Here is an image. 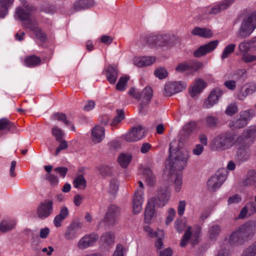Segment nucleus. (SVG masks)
<instances>
[{
    "mask_svg": "<svg viewBox=\"0 0 256 256\" xmlns=\"http://www.w3.org/2000/svg\"><path fill=\"white\" fill-rule=\"evenodd\" d=\"M172 144L173 143H170V145L169 163L166 167L170 175L182 170L188 158V153L186 150L173 148Z\"/></svg>",
    "mask_w": 256,
    "mask_h": 256,
    "instance_id": "1",
    "label": "nucleus"
},
{
    "mask_svg": "<svg viewBox=\"0 0 256 256\" xmlns=\"http://www.w3.org/2000/svg\"><path fill=\"white\" fill-rule=\"evenodd\" d=\"M236 134L227 132L216 136L212 140L214 146L217 150L228 148L235 143Z\"/></svg>",
    "mask_w": 256,
    "mask_h": 256,
    "instance_id": "2",
    "label": "nucleus"
},
{
    "mask_svg": "<svg viewBox=\"0 0 256 256\" xmlns=\"http://www.w3.org/2000/svg\"><path fill=\"white\" fill-rule=\"evenodd\" d=\"M256 28V12L247 15L243 20L238 36L245 38L249 36Z\"/></svg>",
    "mask_w": 256,
    "mask_h": 256,
    "instance_id": "3",
    "label": "nucleus"
},
{
    "mask_svg": "<svg viewBox=\"0 0 256 256\" xmlns=\"http://www.w3.org/2000/svg\"><path fill=\"white\" fill-rule=\"evenodd\" d=\"M252 223H246L233 232L224 240V244H229L232 246L238 244V242L243 238L246 234L252 228Z\"/></svg>",
    "mask_w": 256,
    "mask_h": 256,
    "instance_id": "4",
    "label": "nucleus"
},
{
    "mask_svg": "<svg viewBox=\"0 0 256 256\" xmlns=\"http://www.w3.org/2000/svg\"><path fill=\"white\" fill-rule=\"evenodd\" d=\"M253 116L251 110H244L241 112L237 115L236 118L229 124L230 127L232 130L242 128L245 127L248 121Z\"/></svg>",
    "mask_w": 256,
    "mask_h": 256,
    "instance_id": "5",
    "label": "nucleus"
},
{
    "mask_svg": "<svg viewBox=\"0 0 256 256\" xmlns=\"http://www.w3.org/2000/svg\"><path fill=\"white\" fill-rule=\"evenodd\" d=\"M129 94L138 100H141V107L148 104L152 97L153 90L151 87H146L140 92H136L134 88H132L129 92Z\"/></svg>",
    "mask_w": 256,
    "mask_h": 256,
    "instance_id": "6",
    "label": "nucleus"
},
{
    "mask_svg": "<svg viewBox=\"0 0 256 256\" xmlns=\"http://www.w3.org/2000/svg\"><path fill=\"white\" fill-rule=\"evenodd\" d=\"M53 201L46 199L41 202L36 208V214L42 220L48 218L53 212Z\"/></svg>",
    "mask_w": 256,
    "mask_h": 256,
    "instance_id": "7",
    "label": "nucleus"
},
{
    "mask_svg": "<svg viewBox=\"0 0 256 256\" xmlns=\"http://www.w3.org/2000/svg\"><path fill=\"white\" fill-rule=\"evenodd\" d=\"M35 8L30 5H24L23 7L18 6L15 11V17L20 21H26L32 16Z\"/></svg>",
    "mask_w": 256,
    "mask_h": 256,
    "instance_id": "8",
    "label": "nucleus"
},
{
    "mask_svg": "<svg viewBox=\"0 0 256 256\" xmlns=\"http://www.w3.org/2000/svg\"><path fill=\"white\" fill-rule=\"evenodd\" d=\"M98 239V236L95 233L87 234L79 240L77 246L80 249H85L92 246Z\"/></svg>",
    "mask_w": 256,
    "mask_h": 256,
    "instance_id": "9",
    "label": "nucleus"
},
{
    "mask_svg": "<svg viewBox=\"0 0 256 256\" xmlns=\"http://www.w3.org/2000/svg\"><path fill=\"white\" fill-rule=\"evenodd\" d=\"M81 228L78 222H73L66 228L64 236L67 240H73L78 236V232Z\"/></svg>",
    "mask_w": 256,
    "mask_h": 256,
    "instance_id": "10",
    "label": "nucleus"
},
{
    "mask_svg": "<svg viewBox=\"0 0 256 256\" xmlns=\"http://www.w3.org/2000/svg\"><path fill=\"white\" fill-rule=\"evenodd\" d=\"M218 43V40H213L208 43L200 46L194 52V56L196 58H199L205 55L208 52L212 51L217 46Z\"/></svg>",
    "mask_w": 256,
    "mask_h": 256,
    "instance_id": "11",
    "label": "nucleus"
},
{
    "mask_svg": "<svg viewBox=\"0 0 256 256\" xmlns=\"http://www.w3.org/2000/svg\"><path fill=\"white\" fill-rule=\"evenodd\" d=\"M218 43V40H213L208 43L200 46L194 52V56L196 58H199L205 55L208 52L212 51L217 46Z\"/></svg>",
    "mask_w": 256,
    "mask_h": 256,
    "instance_id": "12",
    "label": "nucleus"
},
{
    "mask_svg": "<svg viewBox=\"0 0 256 256\" xmlns=\"http://www.w3.org/2000/svg\"><path fill=\"white\" fill-rule=\"evenodd\" d=\"M120 210V208L116 205L110 206L105 216V220L110 224H114L118 221Z\"/></svg>",
    "mask_w": 256,
    "mask_h": 256,
    "instance_id": "13",
    "label": "nucleus"
},
{
    "mask_svg": "<svg viewBox=\"0 0 256 256\" xmlns=\"http://www.w3.org/2000/svg\"><path fill=\"white\" fill-rule=\"evenodd\" d=\"M224 174H220L212 176L208 181V186L210 190L215 191L220 188L226 180Z\"/></svg>",
    "mask_w": 256,
    "mask_h": 256,
    "instance_id": "14",
    "label": "nucleus"
},
{
    "mask_svg": "<svg viewBox=\"0 0 256 256\" xmlns=\"http://www.w3.org/2000/svg\"><path fill=\"white\" fill-rule=\"evenodd\" d=\"M186 86L181 82H170L167 83L164 87V90L167 96L182 92Z\"/></svg>",
    "mask_w": 256,
    "mask_h": 256,
    "instance_id": "15",
    "label": "nucleus"
},
{
    "mask_svg": "<svg viewBox=\"0 0 256 256\" xmlns=\"http://www.w3.org/2000/svg\"><path fill=\"white\" fill-rule=\"evenodd\" d=\"M142 130L141 126L133 128L124 136L125 140L128 142H132L140 140L144 136V132Z\"/></svg>",
    "mask_w": 256,
    "mask_h": 256,
    "instance_id": "16",
    "label": "nucleus"
},
{
    "mask_svg": "<svg viewBox=\"0 0 256 256\" xmlns=\"http://www.w3.org/2000/svg\"><path fill=\"white\" fill-rule=\"evenodd\" d=\"M178 40V38L174 36L162 34L156 36L155 46H164L174 42Z\"/></svg>",
    "mask_w": 256,
    "mask_h": 256,
    "instance_id": "17",
    "label": "nucleus"
},
{
    "mask_svg": "<svg viewBox=\"0 0 256 256\" xmlns=\"http://www.w3.org/2000/svg\"><path fill=\"white\" fill-rule=\"evenodd\" d=\"M16 220L15 219L6 218L0 222V232L6 233L15 228Z\"/></svg>",
    "mask_w": 256,
    "mask_h": 256,
    "instance_id": "18",
    "label": "nucleus"
},
{
    "mask_svg": "<svg viewBox=\"0 0 256 256\" xmlns=\"http://www.w3.org/2000/svg\"><path fill=\"white\" fill-rule=\"evenodd\" d=\"M154 200L150 198L148 200L146 207L144 212V218L146 223L149 224L151 222L152 218L154 215Z\"/></svg>",
    "mask_w": 256,
    "mask_h": 256,
    "instance_id": "19",
    "label": "nucleus"
},
{
    "mask_svg": "<svg viewBox=\"0 0 256 256\" xmlns=\"http://www.w3.org/2000/svg\"><path fill=\"white\" fill-rule=\"evenodd\" d=\"M222 94V91L218 88H216L212 91L207 100L204 102V106L206 108H210L218 102L219 98Z\"/></svg>",
    "mask_w": 256,
    "mask_h": 256,
    "instance_id": "20",
    "label": "nucleus"
},
{
    "mask_svg": "<svg viewBox=\"0 0 256 256\" xmlns=\"http://www.w3.org/2000/svg\"><path fill=\"white\" fill-rule=\"evenodd\" d=\"M256 132L254 129H248L244 130L236 138H235V143L242 144V145H248L250 143L246 141L251 138Z\"/></svg>",
    "mask_w": 256,
    "mask_h": 256,
    "instance_id": "21",
    "label": "nucleus"
},
{
    "mask_svg": "<svg viewBox=\"0 0 256 256\" xmlns=\"http://www.w3.org/2000/svg\"><path fill=\"white\" fill-rule=\"evenodd\" d=\"M202 65V64L200 62L194 63L190 62H184L179 64L176 67V70L178 72H182L186 70H190L193 68L195 70H198L201 68Z\"/></svg>",
    "mask_w": 256,
    "mask_h": 256,
    "instance_id": "22",
    "label": "nucleus"
},
{
    "mask_svg": "<svg viewBox=\"0 0 256 256\" xmlns=\"http://www.w3.org/2000/svg\"><path fill=\"white\" fill-rule=\"evenodd\" d=\"M156 60L154 56H142L136 58L134 59V64L138 67L148 66L153 64Z\"/></svg>",
    "mask_w": 256,
    "mask_h": 256,
    "instance_id": "23",
    "label": "nucleus"
},
{
    "mask_svg": "<svg viewBox=\"0 0 256 256\" xmlns=\"http://www.w3.org/2000/svg\"><path fill=\"white\" fill-rule=\"evenodd\" d=\"M92 140L94 143L100 142L104 136V128L96 126L92 130Z\"/></svg>",
    "mask_w": 256,
    "mask_h": 256,
    "instance_id": "24",
    "label": "nucleus"
},
{
    "mask_svg": "<svg viewBox=\"0 0 256 256\" xmlns=\"http://www.w3.org/2000/svg\"><path fill=\"white\" fill-rule=\"evenodd\" d=\"M206 84L202 79H198L196 82V84L192 87L190 92V96L192 97L197 94H200L202 90L206 86Z\"/></svg>",
    "mask_w": 256,
    "mask_h": 256,
    "instance_id": "25",
    "label": "nucleus"
},
{
    "mask_svg": "<svg viewBox=\"0 0 256 256\" xmlns=\"http://www.w3.org/2000/svg\"><path fill=\"white\" fill-rule=\"evenodd\" d=\"M248 145H241L238 151V158L242 161L248 160L250 155V150Z\"/></svg>",
    "mask_w": 256,
    "mask_h": 256,
    "instance_id": "26",
    "label": "nucleus"
},
{
    "mask_svg": "<svg viewBox=\"0 0 256 256\" xmlns=\"http://www.w3.org/2000/svg\"><path fill=\"white\" fill-rule=\"evenodd\" d=\"M142 174L146 178L147 184L150 186H153L156 183V176L152 171L149 168H144L142 170Z\"/></svg>",
    "mask_w": 256,
    "mask_h": 256,
    "instance_id": "27",
    "label": "nucleus"
},
{
    "mask_svg": "<svg viewBox=\"0 0 256 256\" xmlns=\"http://www.w3.org/2000/svg\"><path fill=\"white\" fill-rule=\"evenodd\" d=\"M170 196L168 193H158L156 198H152L154 200V204L159 206H163L168 202Z\"/></svg>",
    "mask_w": 256,
    "mask_h": 256,
    "instance_id": "28",
    "label": "nucleus"
},
{
    "mask_svg": "<svg viewBox=\"0 0 256 256\" xmlns=\"http://www.w3.org/2000/svg\"><path fill=\"white\" fill-rule=\"evenodd\" d=\"M93 4L91 0H78L73 5L74 10L78 11L85 8H89Z\"/></svg>",
    "mask_w": 256,
    "mask_h": 256,
    "instance_id": "29",
    "label": "nucleus"
},
{
    "mask_svg": "<svg viewBox=\"0 0 256 256\" xmlns=\"http://www.w3.org/2000/svg\"><path fill=\"white\" fill-rule=\"evenodd\" d=\"M199 236V232H196L195 234H192L191 233V228L190 226L188 227L184 236L182 237L180 245L181 246H184L187 244L188 240L193 238H194L195 240H197Z\"/></svg>",
    "mask_w": 256,
    "mask_h": 256,
    "instance_id": "30",
    "label": "nucleus"
},
{
    "mask_svg": "<svg viewBox=\"0 0 256 256\" xmlns=\"http://www.w3.org/2000/svg\"><path fill=\"white\" fill-rule=\"evenodd\" d=\"M194 36H199L204 38H210L212 36V32L210 29L206 28H195L192 32Z\"/></svg>",
    "mask_w": 256,
    "mask_h": 256,
    "instance_id": "31",
    "label": "nucleus"
},
{
    "mask_svg": "<svg viewBox=\"0 0 256 256\" xmlns=\"http://www.w3.org/2000/svg\"><path fill=\"white\" fill-rule=\"evenodd\" d=\"M106 76L108 80L111 84H114L118 78V71L116 68L112 66H109L106 70Z\"/></svg>",
    "mask_w": 256,
    "mask_h": 256,
    "instance_id": "32",
    "label": "nucleus"
},
{
    "mask_svg": "<svg viewBox=\"0 0 256 256\" xmlns=\"http://www.w3.org/2000/svg\"><path fill=\"white\" fill-rule=\"evenodd\" d=\"M234 0H225L223 2L212 8L210 14H216L229 6Z\"/></svg>",
    "mask_w": 256,
    "mask_h": 256,
    "instance_id": "33",
    "label": "nucleus"
},
{
    "mask_svg": "<svg viewBox=\"0 0 256 256\" xmlns=\"http://www.w3.org/2000/svg\"><path fill=\"white\" fill-rule=\"evenodd\" d=\"M73 184L74 188L84 190L86 186V182L83 176L80 174L74 178Z\"/></svg>",
    "mask_w": 256,
    "mask_h": 256,
    "instance_id": "34",
    "label": "nucleus"
},
{
    "mask_svg": "<svg viewBox=\"0 0 256 256\" xmlns=\"http://www.w3.org/2000/svg\"><path fill=\"white\" fill-rule=\"evenodd\" d=\"M205 124L208 128H216L219 124L218 118L211 115L208 116L205 118Z\"/></svg>",
    "mask_w": 256,
    "mask_h": 256,
    "instance_id": "35",
    "label": "nucleus"
},
{
    "mask_svg": "<svg viewBox=\"0 0 256 256\" xmlns=\"http://www.w3.org/2000/svg\"><path fill=\"white\" fill-rule=\"evenodd\" d=\"M132 159L131 155L122 153L118 157V162L122 168H126Z\"/></svg>",
    "mask_w": 256,
    "mask_h": 256,
    "instance_id": "36",
    "label": "nucleus"
},
{
    "mask_svg": "<svg viewBox=\"0 0 256 256\" xmlns=\"http://www.w3.org/2000/svg\"><path fill=\"white\" fill-rule=\"evenodd\" d=\"M156 35L147 34L142 38V42L145 44L150 47H154L156 46Z\"/></svg>",
    "mask_w": 256,
    "mask_h": 256,
    "instance_id": "37",
    "label": "nucleus"
},
{
    "mask_svg": "<svg viewBox=\"0 0 256 256\" xmlns=\"http://www.w3.org/2000/svg\"><path fill=\"white\" fill-rule=\"evenodd\" d=\"M155 246L158 249L162 248L164 246L163 240L164 238V232L162 230H157V236H156Z\"/></svg>",
    "mask_w": 256,
    "mask_h": 256,
    "instance_id": "38",
    "label": "nucleus"
},
{
    "mask_svg": "<svg viewBox=\"0 0 256 256\" xmlns=\"http://www.w3.org/2000/svg\"><path fill=\"white\" fill-rule=\"evenodd\" d=\"M16 128L15 125L10 122L6 118H2L0 120V130H6L10 131L12 128Z\"/></svg>",
    "mask_w": 256,
    "mask_h": 256,
    "instance_id": "39",
    "label": "nucleus"
},
{
    "mask_svg": "<svg viewBox=\"0 0 256 256\" xmlns=\"http://www.w3.org/2000/svg\"><path fill=\"white\" fill-rule=\"evenodd\" d=\"M117 115L115 116L112 123L110 124L111 126H116L118 123H120L121 120L124 118V113L123 110H116Z\"/></svg>",
    "mask_w": 256,
    "mask_h": 256,
    "instance_id": "40",
    "label": "nucleus"
},
{
    "mask_svg": "<svg viewBox=\"0 0 256 256\" xmlns=\"http://www.w3.org/2000/svg\"><path fill=\"white\" fill-rule=\"evenodd\" d=\"M256 181V173L252 171L248 172V177L243 181V185L248 186L253 184Z\"/></svg>",
    "mask_w": 256,
    "mask_h": 256,
    "instance_id": "41",
    "label": "nucleus"
},
{
    "mask_svg": "<svg viewBox=\"0 0 256 256\" xmlns=\"http://www.w3.org/2000/svg\"><path fill=\"white\" fill-rule=\"evenodd\" d=\"M197 126V123L194 121H190L186 124L183 130L185 132L188 134H190L192 132L194 131V130L196 129Z\"/></svg>",
    "mask_w": 256,
    "mask_h": 256,
    "instance_id": "42",
    "label": "nucleus"
},
{
    "mask_svg": "<svg viewBox=\"0 0 256 256\" xmlns=\"http://www.w3.org/2000/svg\"><path fill=\"white\" fill-rule=\"evenodd\" d=\"M25 62L28 66H35L40 64V59L38 57L32 56L26 58Z\"/></svg>",
    "mask_w": 256,
    "mask_h": 256,
    "instance_id": "43",
    "label": "nucleus"
},
{
    "mask_svg": "<svg viewBox=\"0 0 256 256\" xmlns=\"http://www.w3.org/2000/svg\"><path fill=\"white\" fill-rule=\"evenodd\" d=\"M240 94L244 98L252 96L254 98H256V87L246 88L241 91Z\"/></svg>",
    "mask_w": 256,
    "mask_h": 256,
    "instance_id": "44",
    "label": "nucleus"
},
{
    "mask_svg": "<svg viewBox=\"0 0 256 256\" xmlns=\"http://www.w3.org/2000/svg\"><path fill=\"white\" fill-rule=\"evenodd\" d=\"M154 74L156 77L161 80L166 78L168 76V73L164 68L160 67L155 70Z\"/></svg>",
    "mask_w": 256,
    "mask_h": 256,
    "instance_id": "45",
    "label": "nucleus"
},
{
    "mask_svg": "<svg viewBox=\"0 0 256 256\" xmlns=\"http://www.w3.org/2000/svg\"><path fill=\"white\" fill-rule=\"evenodd\" d=\"M256 256V242L251 244L243 252L242 256Z\"/></svg>",
    "mask_w": 256,
    "mask_h": 256,
    "instance_id": "46",
    "label": "nucleus"
},
{
    "mask_svg": "<svg viewBox=\"0 0 256 256\" xmlns=\"http://www.w3.org/2000/svg\"><path fill=\"white\" fill-rule=\"evenodd\" d=\"M126 252V249L124 246L121 244H118L112 256H124Z\"/></svg>",
    "mask_w": 256,
    "mask_h": 256,
    "instance_id": "47",
    "label": "nucleus"
},
{
    "mask_svg": "<svg viewBox=\"0 0 256 256\" xmlns=\"http://www.w3.org/2000/svg\"><path fill=\"white\" fill-rule=\"evenodd\" d=\"M235 47L236 44H230L226 47L222 54V58L224 60L227 58L229 54L232 53L234 52Z\"/></svg>",
    "mask_w": 256,
    "mask_h": 256,
    "instance_id": "48",
    "label": "nucleus"
},
{
    "mask_svg": "<svg viewBox=\"0 0 256 256\" xmlns=\"http://www.w3.org/2000/svg\"><path fill=\"white\" fill-rule=\"evenodd\" d=\"M186 226V222L185 220H177L174 222V227L176 231L180 233L182 232Z\"/></svg>",
    "mask_w": 256,
    "mask_h": 256,
    "instance_id": "49",
    "label": "nucleus"
},
{
    "mask_svg": "<svg viewBox=\"0 0 256 256\" xmlns=\"http://www.w3.org/2000/svg\"><path fill=\"white\" fill-rule=\"evenodd\" d=\"M176 178L174 181L175 190L176 191H180L182 184V174L181 173L176 172Z\"/></svg>",
    "mask_w": 256,
    "mask_h": 256,
    "instance_id": "50",
    "label": "nucleus"
},
{
    "mask_svg": "<svg viewBox=\"0 0 256 256\" xmlns=\"http://www.w3.org/2000/svg\"><path fill=\"white\" fill-rule=\"evenodd\" d=\"M129 79L128 76L122 77L119 80L116 85V88L118 90H122L124 89V87L126 84V82Z\"/></svg>",
    "mask_w": 256,
    "mask_h": 256,
    "instance_id": "51",
    "label": "nucleus"
},
{
    "mask_svg": "<svg viewBox=\"0 0 256 256\" xmlns=\"http://www.w3.org/2000/svg\"><path fill=\"white\" fill-rule=\"evenodd\" d=\"M220 232V228L218 225H214L210 228L208 230L209 236L213 238L217 236Z\"/></svg>",
    "mask_w": 256,
    "mask_h": 256,
    "instance_id": "52",
    "label": "nucleus"
},
{
    "mask_svg": "<svg viewBox=\"0 0 256 256\" xmlns=\"http://www.w3.org/2000/svg\"><path fill=\"white\" fill-rule=\"evenodd\" d=\"M99 170L100 174L103 176H110L112 174V168L107 166H100Z\"/></svg>",
    "mask_w": 256,
    "mask_h": 256,
    "instance_id": "53",
    "label": "nucleus"
},
{
    "mask_svg": "<svg viewBox=\"0 0 256 256\" xmlns=\"http://www.w3.org/2000/svg\"><path fill=\"white\" fill-rule=\"evenodd\" d=\"M52 134L56 137L58 141H60L64 135L62 130L56 126L52 128Z\"/></svg>",
    "mask_w": 256,
    "mask_h": 256,
    "instance_id": "54",
    "label": "nucleus"
},
{
    "mask_svg": "<svg viewBox=\"0 0 256 256\" xmlns=\"http://www.w3.org/2000/svg\"><path fill=\"white\" fill-rule=\"evenodd\" d=\"M102 240L105 242L110 244L114 242V234L113 232H106L102 236Z\"/></svg>",
    "mask_w": 256,
    "mask_h": 256,
    "instance_id": "55",
    "label": "nucleus"
},
{
    "mask_svg": "<svg viewBox=\"0 0 256 256\" xmlns=\"http://www.w3.org/2000/svg\"><path fill=\"white\" fill-rule=\"evenodd\" d=\"M242 60L245 63L252 62L256 61V56L251 55L247 53H244L242 56Z\"/></svg>",
    "mask_w": 256,
    "mask_h": 256,
    "instance_id": "56",
    "label": "nucleus"
},
{
    "mask_svg": "<svg viewBox=\"0 0 256 256\" xmlns=\"http://www.w3.org/2000/svg\"><path fill=\"white\" fill-rule=\"evenodd\" d=\"M26 26L32 30H35L37 27V22L36 20L32 16L30 18L29 20H26Z\"/></svg>",
    "mask_w": 256,
    "mask_h": 256,
    "instance_id": "57",
    "label": "nucleus"
},
{
    "mask_svg": "<svg viewBox=\"0 0 256 256\" xmlns=\"http://www.w3.org/2000/svg\"><path fill=\"white\" fill-rule=\"evenodd\" d=\"M250 43L249 42H243L238 46V48L240 52L244 53H247L250 50Z\"/></svg>",
    "mask_w": 256,
    "mask_h": 256,
    "instance_id": "58",
    "label": "nucleus"
},
{
    "mask_svg": "<svg viewBox=\"0 0 256 256\" xmlns=\"http://www.w3.org/2000/svg\"><path fill=\"white\" fill-rule=\"evenodd\" d=\"M176 215V211L170 208L168 210V214L166 219V224L168 225L173 220Z\"/></svg>",
    "mask_w": 256,
    "mask_h": 256,
    "instance_id": "59",
    "label": "nucleus"
},
{
    "mask_svg": "<svg viewBox=\"0 0 256 256\" xmlns=\"http://www.w3.org/2000/svg\"><path fill=\"white\" fill-rule=\"evenodd\" d=\"M54 117L58 120L62 121L66 125L70 124V122L67 120L66 114L62 113H56L54 114Z\"/></svg>",
    "mask_w": 256,
    "mask_h": 256,
    "instance_id": "60",
    "label": "nucleus"
},
{
    "mask_svg": "<svg viewBox=\"0 0 256 256\" xmlns=\"http://www.w3.org/2000/svg\"><path fill=\"white\" fill-rule=\"evenodd\" d=\"M238 108L236 105L230 104L229 105L226 110V114L229 116H232L238 112Z\"/></svg>",
    "mask_w": 256,
    "mask_h": 256,
    "instance_id": "61",
    "label": "nucleus"
},
{
    "mask_svg": "<svg viewBox=\"0 0 256 256\" xmlns=\"http://www.w3.org/2000/svg\"><path fill=\"white\" fill-rule=\"evenodd\" d=\"M144 200L142 193H134L132 198V203L142 204Z\"/></svg>",
    "mask_w": 256,
    "mask_h": 256,
    "instance_id": "62",
    "label": "nucleus"
},
{
    "mask_svg": "<svg viewBox=\"0 0 256 256\" xmlns=\"http://www.w3.org/2000/svg\"><path fill=\"white\" fill-rule=\"evenodd\" d=\"M216 256H230V253L228 248L222 246Z\"/></svg>",
    "mask_w": 256,
    "mask_h": 256,
    "instance_id": "63",
    "label": "nucleus"
},
{
    "mask_svg": "<svg viewBox=\"0 0 256 256\" xmlns=\"http://www.w3.org/2000/svg\"><path fill=\"white\" fill-rule=\"evenodd\" d=\"M241 200V198L238 194H236L228 198V204H237L240 202Z\"/></svg>",
    "mask_w": 256,
    "mask_h": 256,
    "instance_id": "64",
    "label": "nucleus"
}]
</instances>
